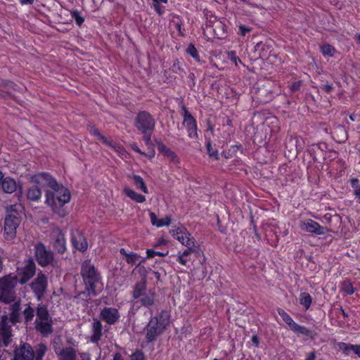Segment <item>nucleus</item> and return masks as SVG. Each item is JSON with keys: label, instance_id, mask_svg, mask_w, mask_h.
<instances>
[{"label": "nucleus", "instance_id": "53", "mask_svg": "<svg viewBox=\"0 0 360 360\" xmlns=\"http://www.w3.org/2000/svg\"><path fill=\"white\" fill-rule=\"evenodd\" d=\"M316 354L314 352H311L307 355L305 360H315ZM319 360H323L322 359Z\"/></svg>", "mask_w": 360, "mask_h": 360}, {"label": "nucleus", "instance_id": "36", "mask_svg": "<svg viewBox=\"0 0 360 360\" xmlns=\"http://www.w3.org/2000/svg\"><path fill=\"white\" fill-rule=\"evenodd\" d=\"M337 346H338V348L342 351V352L345 354V355H349L352 350V348H353V345H350V344H347L345 342H338L337 344Z\"/></svg>", "mask_w": 360, "mask_h": 360}, {"label": "nucleus", "instance_id": "40", "mask_svg": "<svg viewBox=\"0 0 360 360\" xmlns=\"http://www.w3.org/2000/svg\"><path fill=\"white\" fill-rule=\"evenodd\" d=\"M71 17L75 20L78 25H81L84 22V18L81 16L78 11H71Z\"/></svg>", "mask_w": 360, "mask_h": 360}, {"label": "nucleus", "instance_id": "5", "mask_svg": "<svg viewBox=\"0 0 360 360\" xmlns=\"http://www.w3.org/2000/svg\"><path fill=\"white\" fill-rule=\"evenodd\" d=\"M169 317L151 316L146 329V338L149 342L155 340L156 337L164 331L169 324Z\"/></svg>", "mask_w": 360, "mask_h": 360}, {"label": "nucleus", "instance_id": "17", "mask_svg": "<svg viewBox=\"0 0 360 360\" xmlns=\"http://www.w3.org/2000/svg\"><path fill=\"white\" fill-rule=\"evenodd\" d=\"M183 124L186 128L190 138L193 139L198 136L196 122L187 111L184 112Z\"/></svg>", "mask_w": 360, "mask_h": 360}, {"label": "nucleus", "instance_id": "16", "mask_svg": "<svg viewBox=\"0 0 360 360\" xmlns=\"http://www.w3.org/2000/svg\"><path fill=\"white\" fill-rule=\"evenodd\" d=\"M0 186L4 193H13L18 188L16 181L10 176H4V174L0 172Z\"/></svg>", "mask_w": 360, "mask_h": 360}, {"label": "nucleus", "instance_id": "38", "mask_svg": "<svg viewBox=\"0 0 360 360\" xmlns=\"http://www.w3.org/2000/svg\"><path fill=\"white\" fill-rule=\"evenodd\" d=\"M351 186L353 188L354 194L360 198V181L357 179L351 180Z\"/></svg>", "mask_w": 360, "mask_h": 360}, {"label": "nucleus", "instance_id": "19", "mask_svg": "<svg viewBox=\"0 0 360 360\" xmlns=\"http://www.w3.org/2000/svg\"><path fill=\"white\" fill-rule=\"evenodd\" d=\"M186 247L187 248L186 250L182 252H179L176 255V260L179 264L184 266H187L188 262L191 261V253L195 252V244L191 246L187 245Z\"/></svg>", "mask_w": 360, "mask_h": 360}, {"label": "nucleus", "instance_id": "54", "mask_svg": "<svg viewBox=\"0 0 360 360\" xmlns=\"http://www.w3.org/2000/svg\"><path fill=\"white\" fill-rule=\"evenodd\" d=\"M352 352H353L354 354H357L360 357V345H353Z\"/></svg>", "mask_w": 360, "mask_h": 360}, {"label": "nucleus", "instance_id": "15", "mask_svg": "<svg viewBox=\"0 0 360 360\" xmlns=\"http://www.w3.org/2000/svg\"><path fill=\"white\" fill-rule=\"evenodd\" d=\"M301 230L311 233L321 235L325 233V229L312 219H307L301 221Z\"/></svg>", "mask_w": 360, "mask_h": 360}, {"label": "nucleus", "instance_id": "30", "mask_svg": "<svg viewBox=\"0 0 360 360\" xmlns=\"http://www.w3.org/2000/svg\"><path fill=\"white\" fill-rule=\"evenodd\" d=\"M108 146L111 147L112 149H114V150L117 153V154L120 155V156L122 158V159H126L128 158L129 156V154L126 151V150L120 144H117L116 143H114L112 140H111V145H108Z\"/></svg>", "mask_w": 360, "mask_h": 360}, {"label": "nucleus", "instance_id": "25", "mask_svg": "<svg viewBox=\"0 0 360 360\" xmlns=\"http://www.w3.org/2000/svg\"><path fill=\"white\" fill-rule=\"evenodd\" d=\"M53 246L59 252H63L65 250V240L63 234L60 232H58L56 233V238L53 242Z\"/></svg>", "mask_w": 360, "mask_h": 360}, {"label": "nucleus", "instance_id": "52", "mask_svg": "<svg viewBox=\"0 0 360 360\" xmlns=\"http://www.w3.org/2000/svg\"><path fill=\"white\" fill-rule=\"evenodd\" d=\"M131 148H132V150H134V151L141 154V155H146L143 151H141L139 147L137 146V145L136 143H131L130 145Z\"/></svg>", "mask_w": 360, "mask_h": 360}, {"label": "nucleus", "instance_id": "48", "mask_svg": "<svg viewBox=\"0 0 360 360\" xmlns=\"http://www.w3.org/2000/svg\"><path fill=\"white\" fill-rule=\"evenodd\" d=\"M250 31V29L244 26V25H240L239 26V33L242 36H245L248 32Z\"/></svg>", "mask_w": 360, "mask_h": 360}, {"label": "nucleus", "instance_id": "57", "mask_svg": "<svg viewBox=\"0 0 360 360\" xmlns=\"http://www.w3.org/2000/svg\"><path fill=\"white\" fill-rule=\"evenodd\" d=\"M21 4H32L34 2V0H19Z\"/></svg>", "mask_w": 360, "mask_h": 360}, {"label": "nucleus", "instance_id": "31", "mask_svg": "<svg viewBox=\"0 0 360 360\" xmlns=\"http://www.w3.org/2000/svg\"><path fill=\"white\" fill-rule=\"evenodd\" d=\"M145 290L146 284L144 282L136 284L133 291V297L136 299L141 297L145 293Z\"/></svg>", "mask_w": 360, "mask_h": 360}, {"label": "nucleus", "instance_id": "23", "mask_svg": "<svg viewBox=\"0 0 360 360\" xmlns=\"http://www.w3.org/2000/svg\"><path fill=\"white\" fill-rule=\"evenodd\" d=\"M123 191L124 194L128 198L135 201L136 202L142 203L146 201V197L144 195L136 193L135 191L129 187H124Z\"/></svg>", "mask_w": 360, "mask_h": 360}, {"label": "nucleus", "instance_id": "39", "mask_svg": "<svg viewBox=\"0 0 360 360\" xmlns=\"http://www.w3.org/2000/svg\"><path fill=\"white\" fill-rule=\"evenodd\" d=\"M186 52L190 56H191L195 60L200 61V58L198 54V51L193 45L190 44L186 49Z\"/></svg>", "mask_w": 360, "mask_h": 360}, {"label": "nucleus", "instance_id": "63", "mask_svg": "<svg viewBox=\"0 0 360 360\" xmlns=\"http://www.w3.org/2000/svg\"><path fill=\"white\" fill-rule=\"evenodd\" d=\"M233 60L236 63V57H235V56H234V57L233 58Z\"/></svg>", "mask_w": 360, "mask_h": 360}, {"label": "nucleus", "instance_id": "32", "mask_svg": "<svg viewBox=\"0 0 360 360\" xmlns=\"http://www.w3.org/2000/svg\"><path fill=\"white\" fill-rule=\"evenodd\" d=\"M300 304L307 309L311 303V297L307 292H302L299 297Z\"/></svg>", "mask_w": 360, "mask_h": 360}, {"label": "nucleus", "instance_id": "14", "mask_svg": "<svg viewBox=\"0 0 360 360\" xmlns=\"http://www.w3.org/2000/svg\"><path fill=\"white\" fill-rule=\"evenodd\" d=\"M35 328L43 335L47 336L52 333V320L51 316H37Z\"/></svg>", "mask_w": 360, "mask_h": 360}, {"label": "nucleus", "instance_id": "20", "mask_svg": "<svg viewBox=\"0 0 360 360\" xmlns=\"http://www.w3.org/2000/svg\"><path fill=\"white\" fill-rule=\"evenodd\" d=\"M12 312L11 315H20L22 313L23 315H33V309L27 304L22 305L19 302H15L12 306Z\"/></svg>", "mask_w": 360, "mask_h": 360}, {"label": "nucleus", "instance_id": "59", "mask_svg": "<svg viewBox=\"0 0 360 360\" xmlns=\"http://www.w3.org/2000/svg\"><path fill=\"white\" fill-rule=\"evenodd\" d=\"M113 360H124V359L120 354H116L114 356Z\"/></svg>", "mask_w": 360, "mask_h": 360}, {"label": "nucleus", "instance_id": "26", "mask_svg": "<svg viewBox=\"0 0 360 360\" xmlns=\"http://www.w3.org/2000/svg\"><path fill=\"white\" fill-rule=\"evenodd\" d=\"M101 330H102V326L99 321H97L96 319L94 320L93 323V335L91 337V340L93 342H97L101 335Z\"/></svg>", "mask_w": 360, "mask_h": 360}, {"label": "nucleus", "instance_id": "41", "mask_svg": "<svg viewBox=\"0 0 360 360\" xmlns=\"http://www.w3.org/2000/svg\"><path fill=\"white\" fill-rule=\"evenodd\" d=\"M117 311L115 308L112 307H105L101 312V315L106 316V315H117Z\"/></svg>", "mask_w": 360, "mask_h": 360}, {"label": "nucleus", "instance_id": "62", "mask_svg": "<svg viewBox=\"0 0 360 360\" xmlns=\"http://www.w3.org/2000/svg\"><path fill=\"white\" fill-rule=\"evenodd\" d=\"M358 41L360 42V34L357 37Z\"/></svg>", "mask_w": 360, "mask_h": 360}, {"label": "nucleus", "instance_id": "2", "mask_svg": "<svg viewBox=\"0 0 360 360\" xmlns=\"http://www.w3.org/2000/svg\"><path fill=\"white\" fill-rule=\"evenodd\" d=\"M81 274L87 287V292L79 293L75 300L77 302L85 300V302L89 304V301L86 300L87 295L91 296L100 292L103 288V285L100 281L99 276L94 266L89 262H84L83 264Z\"/></svg>", "mask_w": 360, "mask_h": 360}, {"label": "nucleus", "instance_id": "60", "mask_svg": "<svg viewBox=\"0 0 360 360\" xmlns=\"http://www.w3.org/2000/svg\"><path fill=\"white\" fill-rule=\"evenodd\" d=\"M154 155H155V153L153 151L150 154L147 155V156L150 158H153L154 156Z\"/></svg>", "mask_w": 360, "mask_h": 360}, {"label": "nucleus", "instance_id": "35", "mask_svg": "<svg viewBox=\"0 0 360 360\" xmlns=\"http://www.w3.org/2000/svg\"><path fill=\"white\" fill-rule=\"evenodd\" d=\"M120 253L125 256L126 261L128 263L135 264L139 258L138 255L133 252L127 253L124 248L120 249Z\"/></svg>", "mask_w": 360, "mask_h": 360}, {"label": "nucleus", "instance_id": "13", "mask_svg": "<svg viewBox=\"0 0 360 360\" xmlns=\"http://www.w3.org/2000/svg\"><path fill=\"white\" fill-rule=\"evenodd\" d=\"M31 181L42 187H49L48 190H51L56 186V179L48 173L42 172L33 175L31 177Z\"/></svg>", "mask_w": 360, "mask_h": 360}, {"label": "nucleus", "instance_id": "46", "mask_svg": "<svg viewBox=\"0 0 360 360\" xmlns=\"http://www.w3.org/2000/svg\"><path fill=\"white\" fill-rule=\"evenodd\" d=\"M144 355L141 351H136L131 355V360H143Z\"/></svg>", "mask_w": 360, "mask_h": 360}, {"label": "nucleus", "instance_id": "4", "mask_svg": "<svg viewBox=\"0 0 360 360\" xmlns=\"http://www.w3.org/2000/svg\"><path fill=\"white\" fill-rule=\"evenodd\" d=\"M17 285L15 276L8 275L0 279V300L10 303L15 300L14 288Z\"/></svg>", "mask_w": 360, "mask_h": 360}, {"label": "nucleus", "instance_id": "49", "mask_svg": "<svg viewBox=\"0 0 360 360\" xmlns=\"http://www.w3.org/2000/svg\"><path fill=\"white\" fill-rule=\"evenodd\" d=\"M105 321L109 324L114 323L118 319L119 316H103Z\"/></svg>", "mask_w": 360, "mask_h": 360}, {"label": "nucleus", "instance_id": "43", "mask_svg": "<svg viewBox=\"0 0 360 360\" xmlns=\"http://www.w3.org/2000/svg\"><path fill=\"white\" fill-rule=\"evenodd\" d=\"M342 290L348 295H352L354 292L353 286L348 282L344 283Z\"/></svg>", "mask_w": 360, "mask_h": 360}, {"label": "nucleus", "instance_id": "47", "mask_svg": "<svg viewBox=\"0 0 360 360\" xmlns=\"http://www.w3.org/2000/svg\"><path fill=\"white\" fill-rule=\"evenodd\" d=\"M37 315H48V311L44 305L40 304L37 307Z\"/></svg>", "mask_w": 360, "mask_h": 360}, {"label": "nucleus", "instance_id": "8", "mask_svg": "<svg viewBox=\"0 0 360 360\" xmlns=\"http://www.w3.org/2000/svg\"><path fill=\"white\" fill-rule=\"evenodd\" d=\"M169 233L175 239L185 246H191L195 244V240L191 237V233L181 225L172 226Z\"/></svg>", "mask_w": 360, "mask_h": 360}, {"label": "nucleus", "instance_id": "22", "mask_svg": "<svg viewBox=\"0 0 360 360\" xmlns=\"http://www.w3.org/2000/svg\"><path fill=\"white\" fill-rule=\"evenodd\" d=\"M283 321L290 327V329L294 330L295 333L307 335L309 330L297 324L292 319L291 316H283Z\"/></svg>", "mask_w": 360, "mask_h": 360}, {"label": "nucleus", "instance_id": "50", "mask_svg": "<svg viewBox=\"0 0 360 360\" xmlns=\"http://www.w3.org/2000/svg\"><path fill=\"white\" fill-rule=\"evenodd\" d=\"M159 150L165 156L168 155V150H171L169 148H167L164 145H160L158 148Z\"/></svg>", "mask_w": 360, "mask_h": 360}, {"label": "nucleus", "instance_id": "3", "mask_svg": "<svg viewBox=\"0 0 360 360\" xmlns=\"http://www.w3.org/2000/svg\"><path fill=\"white\" fill-rule=\"evenodd\" d=\"M47 351V347L40 343L35 347V349L27 342L21 343L14 349L13 360H42Z\"/></svg>", "mask_w": 360, "mask_h": 360}, {"label": "nucleus", "instance_id": "45", "mask_svg": "<svg viewBox=\"0 0 360 360\" xmlns=\"http://www.w3.org/2000/svg\"><path fill=\"white\" fill-rule=\"evenodd\" d=\"M146 253H147L148 258H152L155 255H160V256L165 255L167 254V252L166 253H162L160 252H156L153 250L148 249V250H147Z\"/></svg>", "mask_w": 360, "mask_h": 360}, {"label": "nucleus", "instance_id": "64", "mask_svg": "<svg viewBox=\"0 0 360 360\" xmlns=\"http://www.w3.org/2000/svg\"><path fill=\"white\" fill-rule=\"evenodd\" d=\"M213 360H219V359H217V358H215V359H214Z\"/></svg>", "mask_w": 360, "mask_h": 360}, {"label": "nucleus", "instance_id": "24", "mask_svg": "<svg viewBox=\"0 0 360 360\" xmlns=\"http://www.w3.org/2000/svg\"><path fill=\"white\" fill-rule=\"evenodd\" d=\"M60 360H75L76 352L72 347L63 348L59 353Z\"/></svg>", "mask_w": 360, "mask_h": 360}, {"label": "nucleus", "instance_id": "56", "mask_svg": "<svg viewBox=\"0 0 360 360\" xmlns=\"http://www.w3.org/2000/svg\"><path fill=\"white\" fill-rule=\"evenodd\" d=\"M300 82L294 83V84L291 86V89H292V91H295V90L298 89H299V87H300Z\"/></svg>", "mask_w": 360, "mask_h": 360}, {"label": "nucleus", "instance_id": "21", "mask_svg": "<svg viewBox=\"0 0 360 360\" xmlns=\"http://www.w3.org/2000/svg\"><path fill=\"white\" fill-rule=\"evenodd\" d=\"M149 215L151 224L158 228L169 226L172 222V219L169 216H166L162 219H158L154 212H150Z\"/></svg>", "mask_w": 360, "mask_h": 360}, {"label": "nucleus", "instance_id": "9", "mask_svg": "<svg viewBox=\"0 0 360 360\" xmlns=\"http://www.w3.org/2000/svg\"><path fill=\"white\" fill-rule=\"evenodd\" d=\"M35 273V264L32 260L28 259L25 261L21 266L18 268V276L15 275L10 274L12 276H15L18 281L19 277V282L21 284L25 283L29 281Z\"/></svg>", "mask_w": 360, "mask_h": 360}, {"label": "nucleus", "instance_id": "34", "mask_svg": "<svg viewBox=\"0 0 360 360\" xmlns=\"http://www.w3.org/2000/svg\"><path fill=\"white\" fill-rule=\"evenodd\" d=\"M154 300V292L151 290L148 291L146 293H144L141 296V302L143 304L149 306L151 305L153 303Z\"/></svg>", "mask_w": 360, "mask_h": 360}, {"label": "nucleus", "instance_id": "51", "mask_svg": "<svg viewBox=\"0 0 360 360\" xmlns=\"http://www.w3.org/2000/svg\"><path fill=\"white\" fill-rule=\"evenodd\" d=\"M251 342L255 347L259 346V338L257 337V335H252V337L251 338Z\"/></svg>", "mask_w": 360, "mask_h": 360}, {"label": "nucleus", "instance_id": "28", "mask_svg": "<svg viewBox=\"0 0 360 360\" xmlns=\"http://www.w3.org/2000/svg\"><path fill=\"white\" fill-rule=\"evenodd\" d=\"M27 195L29 200L37 201L41 197V191L38 187L32 186L28 189Z\"/></svg>", "mask_w": 360, "mask_h": 360}, {"label": "nucleus", "instance_id": "11", "mask_svg": "<svg viewBox=\"0 0 360 360\" xmlns=\"http://www.w3.org/2000/svg\"><path fill=\"white\" fill-rule=\"evenodd\" d=\"M47 284V277L41 273L38 274L37 278L30 283V288L38 300L45 293Z\"/></svg>", "mask_w": 360, "mask_h": 360}, {"label": "nucleus", "instance_id": "58", "mask_svg": "<svg viewBox=\"0 0 360 360\" xmlns=\"http://www.w3.org/2000/svg\"><path fill=\"white\" fill-rule=\"evenodd\" d=\"M146 134H147V132L146 134H144L143 140L145 141L146 144H148L150 142V136H148Z\"/></svg>", "mask_w": 360, "mask_h": 360}, {"label": "nucleus", "instance_id": "18", "mask_svg": "<svg viewBox=\"0 0 360 360\" xmlns=\"http://www.w3.org/2000/svg\"><path fill=\"white\" fill-rule=\"evenodd\" d=\"M72 243L74 248L81 252L85 251L88 248V243L84 234L76 231L72 235Z\"/></svg>", "mask_w": 360, "mask_h": 360}, {"label": "nucleus", "instance_id": "10", "mask_svg": "<svg viewBox=\"0 0 360 360\" xmlns=\"http://www.w3.org/2000/svg\"><path fill=\"white\" fill-rule=\"evenodd\" d=\"M155 126V122L151 116L146 112H140L136 118V127L143 134H146L148 131L153 130Z\"/></svg>", "mask_w": 360, "mask_h": 360}, {"label": "nucleus", "instance_id": "27", "mask_svg": "<svg viewBox=\"0 0 360 360\" xmlns=\"http://www.w3.org/2000/svg\"><path fill=\"white\" fill-rule=\"evenodd\" d=\"M131 179L133 181L134 185L137 189L141 190L144 193H148V189L142 177L139 175H133Z\"/></svg>", "mask_w": 360, "mask_h": 360}, {"label": "nucleus", "instance_id": "12", "mask_svg": "<svg viewBox=\"0 0 360 360\" xmlns=\"http://www.w3.org/2000/svg\"><path fill=\"white\" fill-rule=\"evenodd\" d=\"M35 255L39 264L41 266H47L52 263L53 260V254L47 250L42 244H37L35 246Z\"/></svg>", "mask_w": 360, "mask_h": 360}, {"label": "nucleus", "instance_id": "61", "mask_svg": "<svg viewBox=\"0 0 360 360\" xmlns=\"http://www.w3.org/2000/svg\"><path fill=\"white\" fill-rule=\"evenodd\" d=\"M25 318H26V321L27 322V321L32 320V316H25Z\"/></svg>", "mask_w": 360, "mask_h": 360}, {"label": "nucleus", "instance_id": "44", "mask_svg": "<svg viewBox=\"0 0 360 360\" xmlns=\"http://www.w3.org/2000/svg\"><path fill=\"white\" fill-rule=\"evenodd\" d=\"M167 153L168 155H166V157H167L170 161L175 164L179 162V158L172 150H168Z\"/></svg>", "mask_w": 360, "mask_h": 360}, {"label": "nucleus", "instance_id": "55", "mask_svg": "<svg viewBox=\"0 0 360 360\" xmlns=\"http://www.w3.org/2000/svg\"><path fill=\"white\" fill-rule=\"evenodd\" d=\"M82 360H91L90 354L87 352H83L80 354Z\"/></svg>", "mask_w": 360, "mask_h": 360}, {"label": "nucleus", "instance_id": "29", "mask_svg": "<svg viewBox=\"0 0 360 360\" xmlns=\"http://www.w3.org/2000/svg\"><path fill=\"white\" fill-rule=\"evenodd\" d=\"M89 133L95 136L96 138H97L98 140H100L101 141H102L103 143H105V145H111V139H108V138H106L104 136H103L99 131L98 130L95 128L94 127H91L90 129H89Z\"/></svg>", "mask_w": 360, "mask_h": 360}, {"label": "nucleus", "instance_id": "6", "mask_svg": "<svg viewBox=\"0 0 360 360\" xmlns=\"http://www.w3.org/2000/svg\"><path fill=\"white\" fill-rule=\"evenodd\" d=\"M20 316H0V343L7 347L11 342L12 327Z\"/></svg>", "mask_w": 360, "mask_h": 360}, {"label": "nucleus", "instance_id": "7", "mask_svg": "<svg viewBox=\"0 0 360 360\" xmlns=\"http://www.w3.org/2000/svg\"><path fill=\"white\" fill-rule=\"evenodd\" d=\"M20 224V218L18 213H8L4 221V238L7 240L15 238L16 229Z\"/></svg>", "mask_w": 360, "mask_h": 360}, {"label": "nucleus", "instance_id": "37", "mask_svg": "<svg viewBox=\"0 0 360 360\" xmlns=\"http://www.w3.org/2000/svg\"><path fill=\"white\" fill-rule=\"evenodd\" d=\"M321 51L323 55L328 56H333L335 53L334 48L329 44H325L322 46L321 47Z\"/></svg>", "mask_w": 360, "mask_h": 360}, {"label": "nucleus", "instance_id": "42", "mask_svg": "<svg viewBox=\"0 0 360 360\" xmlns=\"http://www.w3.org/2000/svg\"><path fill=\"white\" fill-rule=\"evenodd\" d=\"M207 148L208 153L211 158L215 160L218 159V152L215 149L212 148L210 143H207Z\"/></svg>", "mask_w": 360, "mask_h": 360}, {"label": "nucleus", "instance_id": "33", "mask_svg": "<svg viewBox=\"0 0 360 360\" xmlns=\"http://www.w3.org/2000/svg\"><path fill=\"white\" fill-rule=\"evenodd\" d=\"M153 8L155 11L159 14L162 15L165 11V7L162 5V4H167V0H153Z\"/></svg>", "mask_w": 360, "mask_h": 360}, {"label": "nucleus", "instance_id": "1", "mask_svg": "<svg viewBox=\"0 0 360 360\" xmlns=\"http://www.w3.org/2000/svg\"><path fill=\"white\" fill-rule=\"evenodd\" d=\"M45 203L51 207L52 211L59 215L64 217L67 211L64 205L70 201L71 194L70 191L61 184L56 183L51 190L46 191Z\"/></svg>", "mask_w": 360, "mask_h": 360}]
</instances>
